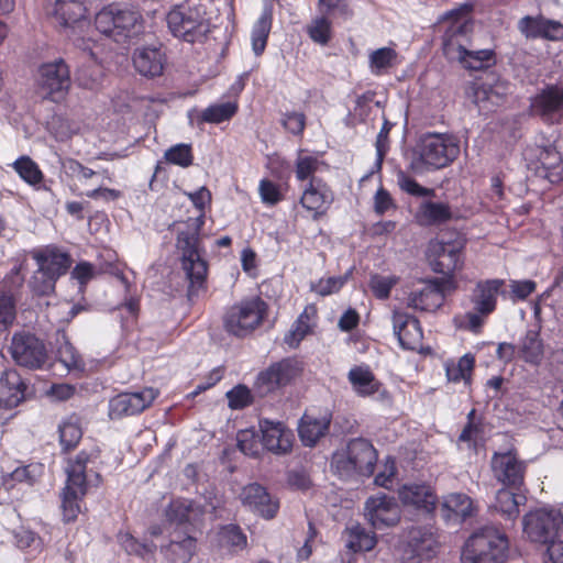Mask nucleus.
<instances>
[{
	"mask_svg": "<svg viewBox=\"0 0 563 563\" xmlns=\"http://www.w3.org/2000/svg\"><path fill=\"white\" fill-rule=\"evenodd\" d=\"M96 457L92 453L81 451L68 461L66 485L62 492V510L65 522L76 520L81 511L80 501L87 494L88 487L99 484L100 476L93 471Z\"/></svg>",
	"mask_w": 563,
	"mask_h": 563,
	"instance_id": "obj_1",
	"label": "nucleus"
},
{
	"mask_svg": "<svg viewBox=\"0 0 563 563\" xmlns=\"http://www.w3.org/2000/svg\"><path fill=\"white\" fill-rule=\"evenodd\" d=\"M460 154V141L453 134L429 133L421 137L419 156L410 163V169L423 174L450 165Z\"/></svg>",
	"mask_w": 563,
	"mask_h": 563,
	"instance_id": "obj_2",
	"label": "nucleus"
},
{
	"mask_svg": "<svg viewBox=\"0 0 563 563\" xmlns=\"http://www.w3.org/2000/svg\"><path fill=\"white\" fill-rule=\"evenodd\" d=\"M507 536L495 526H484L467 539L462 563H504L508 555Z\"/></svg>",
	"mask_w": 563,
	"mask_h": 563,
	"instance_id": "obj_3",
	"label": "nucleus"
},
{
	"mask_svg": "<svg viewBox=\"0 0 563 563\" xmlns=\"http://www.w3.org/2000/svg\"><path fill=\"white\" fill-rule=\"evenodd\" d=\"M203 224V217L200 214L195 219L194 228L188 231H180L177 236V247L181 252L183 269L189 280L188 298L191 300L198 296L203 288L207 276V263L199 252V231Z\"/></svg>",
	"mask_w": 563,
	"mask_h": 563,
	"instance_id": "obj_4",
	"label": "nucleus"
},
{
	"mask_svg": "<svg viewBox=\"0 0 563 563\" xmlns=\"http://www.w3.org/2000/svg\"><path fill=\"white\" fill-rule=\"evenodd\" d=\"M166 21L172 34L188 43L200 42L210 32V23L198 7L176 5L168 12Z\"/></svg>",
	"mask_w": 563,
	"mask_h": 563,
	"instance_id": "obj_5",
	"label": "nucleus"
},
{
	"mask_svg": "<svg viewBox=\"0 0 563 563\" xmlns=\"http://www.w3.org/2000/svg\"><path fill=\"white\" fill-rule=\"evenodd\" d=\"M266 313V303L258 297L242 300L231 306L224 314L225 330L243 338L254 331L262 322Z\"/></svg>",
	"mask_w": 563,
	"mask_h": 563,
	"instance_id": "obj_6",
	"label": "nucleus"
},
{
	"mask_svg": "<svg viewBox=\"0 0 563 563\" xmlns=\"http://www.w3.org/2000/svg\"><path fill=\"white\" fill-rule=\"evenodd\" d=\"M471 12L472 5L463 4L443 14L441 21L448 23L443 35V51L448 57H454L459 49L471 46L474 26Z\"/></svg>",
	"mask_w": 563,
	"mask_h": 563,
	"instance_id": "obj_7",
	"label": "nucleus"
},
{
	"mask_svg": "<svg viewBox=\"0 0 563 563\" xmlns=\"http://www.w3.org/2000/svg\"><path fill=\"white\" fill-rule=\"evenodd\" d=\"M523 533L532 542L547 543L563 538V515L555 509H537L525 515Z\"/></svg>",
	"mask_w": 563,
	"mask_h": 563,
	"instance_id": "obj_8",
	"label": "nucleus"
},
{
	"mask_svg": "<svg viewBox=\"0 0 563 563\" xmlns=\"http://www.w3.org/2000/svg\"><path fill=\"white\" fill-rule=\"evenodd\" d=\"M37 84L45 98L60 101L71 86L68 65L62 58L43 64L38 69Z\"/></svg>",
	"mask_w": 563,
	"mask_h": 563,
	"instance_id": "obj_9",
	"label": "nucleus"
},
{
	"mask_svg": "<svg viewBox=\"0 0 563 563\" xmlns=\"http://www.w3.org/2000/svg\"><path fill=\"white\" fill-rule=\"evenodd\" d=\"M465 239L456 236L454 240H434L429 243L428 253L434 272L451 275L463 266L462 252Z\"/></svg>",
	"mask_w": 563,
	"mask_h": 563,
	"instance_id": "obj_10",
	"label": "nucleus"
},
{
	"mask_svg": "<svg viewBox=\"0 0 563 563\" xmlns=\"http://www.w3.org/2000/svg\"><path fill=\"white\" fill-rule=\"evenodd\" d=\"M438 541L428 527H411L401 547L402 563H426L437 554Z\"/></svg>",
	"mask_w": 563,
	"mask_h": 563,
	"instance_id": "obj_11",
	"label": "nucleus"
},
{
	"mask_svg": "<svg viewBox=\"0 0 563 563\" xmlns=\"http://www.w3.org/2000/svg\"><path fill=\"white\" fill-rule=\"evenodd\" d=\"M302 372V363L294 357L284 358L261 372L255 382V389L261 397L287 386Z\"/></svg>",
	"mask_w": 563,
	"mask_h": 563,
	"instance_id": "obj_12",
	"label": "nucleus"
},
{
	"mask_svg": "<svg viewBox=\"0 0 563 563\" xmlns=\"http://www.w3.org/2000/svg\"><path fill=\"white\" fill-rule=\"evenodd\" d=\"M10 352L18 365L31 369L41 368L47 360L44 343L29 332L15 333L12 336Z\"/></svg>",
	"mask_w": 563,
	"mask_h": 563,
	"instance_id": "obj_13",
	"label": "nucleus"
},
{
	"mask_svg": "<svg viewBox=\"0 0 563 563\" xmlns=\"http://www.w3.org/2000/svg\"><path fill=\"white\" fill-rule=\"evenodd\" d=\"M364 516L376 530L395 527L401 518V510L395 497L377 494L366 499Z\"/></svg>",
	"mask_w": 563,
	"mask_h": 563,
	"instance_id": "obj_14",
	"label": "nucleus"
},
{
	"mask_svg": "<svg viewBox=\"0 0 563 563\" xmlns=\"http://www.w3.org/2000/svg\"><path fill=\"white\" fill-rule=\"evenodd\" d=\"M494 478L509 488L519 489L523 485L526 465L514 450L495 452L490 460Z\"/></svg>",
	"mask_w": 563,
	"mask_h": 563,
	"instance_id": "obj_15",
	"label": "nucleus"
},
{
	"mask_svg": "<svg viewBox=\"0 0 563 563\" xmlns=\"http://www.w3.org/2000/svg\"><path fill=\"white\" fill-rule=\"evenodd\" d=\"M158 394V390L152 387L134 393H121L109 400V417L114 420L139 415L152 405Z\"/></svg>",
	"mask_w": 563,
	"mask_h": 563,
	"instance_id": "obj_16",
	"label": "nucleus"
},
{
	"mask_svg": "<svg viewBox=\"0 0 563 563\" xmlns=\"http://www.w3.org/2000/svg\"><path fill=\"white\" fill-rule=\"evenodd\" d=\"M23 283L19 266L13 267L0 283V331L11 327L16 318L18 294Z\"/></svg>",
	"mask_w": 563,
	"mask_h": 563,
	"instance_id": "obj_17",
	"label": "nucleus"
},
{
	"mask_svg": "<svg viewBox=\"0 0 563 563\" xmlns=\"http://www.w3.org/2000/svg\"><path fill=\"white\" fill-rule=\"evenodd\" d=\"M531 111L547 123L563 121V87L549 85L531 99Z\"/></svg>",
	"mask_w": 563,
	"mask_h": 563,
	"instance_id": "obj_18",
	"label": "nucleus"
},
{
	"mask_svg": "<svg viewBox=\"0 0 563 563\" xmlns=\"http://www.w3.org/2000/svg\"><path fill=\"white\" fill-rule=\"evenodd\" d=\"M334 200L330 187L321 178H311L303 188L300 205L317 220L325 214Z\"/></svg>",
	"mask_w": 563,
	"mask_h": 563,
	"instance_id": "obj_19",
	"label": "nucleus"
},
{
	"mask_svg": "<svg viewBox=\"0 0 563 563\" xmlns=\"http://www.w3.org/2000/svg\"><path fill=\"white\" fill-rule=\"evenodd\" d=\"M241 500L245 507L265 519L274 518L279 509L278 500L260 484L245 486L241 493Z\"/></svg>",
	"mask_w": 563,
	"mask_h": 563,
	"instance_id": "obj_20",
	"label": "nucleus"
},
{
	"mask_svg": "<svg viewBox=\"0 0 563 563\" xmlns=\"http://www.w3.org/2000/svg\"><path fill=\"white\" fill-rule=\"evenodd\" d=\"M444 292L439 279L423 282L420 288L410 291L407 306L421 311H435L443 305Z\"/></svg>",
	"mask_w": 563,
	"mask_h": 563,
	"instance_id": "obj_21",
	"label": "nucleus"
},
{
	"mask_svg": "<svg viewBox=\"0 0 563 563\" xmlns=\"http://www.w3.org/2000/svg\"><path fill=\"white\" fill-rule=\"evenodd\" d=\"M27 384L15 369L4 371L0 377V407L11 409L25 400Z\"/></svg>",
	"mask_w": 563,
	"mask_h": 563,
	"instance_id": "obj_22",
	"label": "nucleus"
},
{
	"mask_svg": "<svg viewBox=\"0 0 563 563\" xmlns=\"http://www.w3.org/2000/svg\"><path fill=\"white\" fill-rule=\"evenodd\" d=\"M393 328L402 349L415 351L421 346L423 333L416 318L405 312H395Z\"/></svg>",
	"mask_w": 563,
	"mask_h": 563,
	"instance_id": "obj_23",
	"label": "nucleus"
},
{
	"mask_svg": "<svg viewBox=\"0 0 563 563\" xmlns=\"http://www.w3.org/2000/svg\"><path fill=\"white\" fill-rule=\"evenodd\" d=\"M263 445L274 453H286L292 445V433L282 422L260 420Z\"/></svg>",
	"mask_w": 563,
	"mask_h": 563,
	"instance_id": "obj_24",
	"label": "nucleus"
},
{
	"mask_svg": "<svg viewBox=\"0 0 563 563\" xmlns=\"http://www.w3.org/2000/svg\"><path fill=\"white\" fill-rule=\"evenodd\" d=\"M347 379L357 396L368 397L378 393L380 400L390 401L389 394L386 389H382V384L375 378L368 367L355 366L351 368Z\"/></svg>",
	"mask_w": 563,
	"mask_h": 563,
	"instance_id": "obj_25",
	"label": "nucleus"
},
{
	"mask_svg": "<svg viewBox=\"0 0 563 563\" xmlns=\"http://www.w3.org/2000/svg\"><path fill=\"white\" fill-rule=\"evenodd\" d=\"M202 515L201 507L188 499L173 500L165 510L167 521L172 525L184 526L186 533L189 531V526L196 527Z\"/></svg>",
	"mask_w": 563,
	"mask_h": 563,
	"instance_id": "obj_26",
	"label": "nucleus"
},
{
	"mask_svg": "<svg viewBox=\"0 0 563 563\" xmlns=\"http://www.w3.org/2000/svg\"><path fill=\"white\" fill-rule=\"evenodd\" d=\"M398 497L405 506H411L426 512L435 509L437 496L432 488L424 484H406L398 489Z\"/></svg>",
	"mask_w": 563,
	"mask_h": 563,
	"instance_id": "obj_27",
	"label": "nucleus"
},
{
	"mask_svg": "<svg viewBox=\"0 0 563 563\" xmlns=\"http://www.w3.org/2000/svg\"><path fill=\"white\" fill-rule=\"evenodd\" d=\"M32 257L35 260L38 268L57 279L66 274L71 264L69 255L54 246L34 251Z\"/></svg>",
	"mask_w": 563,
	"mask_h": 563,
	"instance_id": "obj_28",
	"label": "nucleus"
},
{
	"mask_svg": "<svg viewBox=\"0 0 563 563\" xmlns=\"http://www.w3.org/2000/svg\"><path fill=\"white\" fill-rule=\"evenodd\" d=\"M46 10L47 14L63 27L80 22L86 12L80 0H48Z\"/></svg>",
	"mask_w": 563,
	"mask_h": 563,
	"instance_id": "obj_29",
	"label": "nucleus"
},
{
	"mask_svg": "<svg viewBox=\"0 0 563 563\" xmlns=\"http://www.w3.org/2000/svg\"><path fill=\"white\" fill-rule=\"evenodd\" d=\"M504 283L503 279L478 282L472 294L474 310L483 316L492 313L496 308L497 296Z\"/></svg>",
	"mask_w": 563,
	"mask_h": 563,
	"instance_id": "obj_30",
	"label": "nucleus"
},
{
	"mask_svg": "<svg viewBox=\"0 0 563 563\" xmlns=\"http://www.w3.org/2000/svg\"><path fill=\"white\" fill-rule=\"evenodd\" d=\"M358 475L371 476L377 462V452L372 443L365 439H353L346 446Z\"/></svg>",
	"mask_w": 563,
	"mask_h": 563,
	"instance_id": "obj_31",
	"label": "nucleus"
},
{
	"mask_svg": "<svg viewBox=\"0 0 563 563\" xmlns=\"http://www.w3.org/2000/svg\"><path fill=\"white\" fill-rule=\"evenodd\" d=\"M133 65L145 77L159 76L164 69V54L159 47L136 48L133 55Z\"/></svg>",
	"mask_w": 563,
	"mask_h": 563,
	"instance_id": "obj_32",
	"label": "nucleus"
},
{
	"mask_svg": "<svg viewBox=\"0 0 563 563\" xmlns=\"http://www.w3.org/2000/svg\"><path fill=\"white\" fill-rule=\"evenodd\" d=\"M475 506L473 500L465 494H450L444 497L440 512L445 521H461L473 516Z\"/></svg>",
	"mask_w": 563,
	"mask_h": 563,
	"instance_id": "obj_33",
	"label": "nucleus"
},
{
	"mask_svg": "<svg viewBox=\"0 0 563 563\" xmlns=\"http://www.w3.org/2000/svg\"><path fill=\"white\" fill-rule=\"evenodd\" d=\"M113 13L115 22V42H124L142 32L143 25L141 15L137 12L113 7Z\"/></svg>",
	"mask_w": 563,
	"mask_h": 563,
	"instance_id": "obj_34",
	"label": "nucleus"
},
{
	"mask_svg": "<svg viewBox=\"0 0 563 563\" xmlns=\"http://www.w3.org/2000/svg\"><path fill=\"white\" fill-rule=\"evenodd\" d=\"M538 159L541 164L539 173L550 183L555 184L563 179V161L555 146H539Z\"/></svg>",
	"mask_w": 563,
	"mask_h": 563,
	"instance_id": "obj_35",
	"label": "nucleus"
},
{
	"mask_svg": "<svg viewBox=\"0 0 563 563\" xmlns=\"http://www.w3.org/2000/svg\"><path fill=\"white\" fill-rule=\"evenodd\" d=\"M453 58L470 70H483L496 64V54L493 49H475L472 45L459 49Z\"/></svg>",
	"mask_w": 563,
	"mask_h": 563,
	"instance_id": "obj_36",
	"label": "nucleus"
},
{
	"mask_svg": "<svg viewBox=\"0 0 563 563\" xmlns=\"http://www.w3.org/2000/svg\"><path fill=\"white\" fill-rule=\"evenodd\" d=\"M317 309L314 306H307L294 322L284 336V342L291 349H296L300 342L312 331Z\"/></svg>",
	"mask_w": 563,
	"mask_h": 563,
	"instance_id": "obj_37",
	"label": "nucleus"
},
{
	"mask_svg": "<svg viewBox=\"0 0 563 563\" xmlns=\"http://www.w3.org/2000/svg\"><path fill=\"white\" fill-rule=\"evenodd\" d=\"M196 539L189 533L180 538L174 534L173 539L167 545L161 548V551L173 563H188L196 553Z\"/></svg>",
	"mask_w": 563,
	"mask_h": 563,
	"instance_id": "obj_38",
	"label": "nucleus"
},
{
	"mask_svg": "<svg viewBox=\"0 0 563 563\" xmlns=\"http://www.w3.org/2000/svg\"><path fill=\"white\" fill-rule=\"evenodd\" d=\"M526 501L523 494L514 493L509 487L501 488L496 493L494 508L505 520L514 522L520 514L519 507Z\"/></svg>",
	"mask_w": 563,
	"mask_h": 563,
	"instance_id": "obj_39",
	"label": "nucleus"
},
{
	"mask_svg": "<svg viewBox=\"0 0 563 563\" xmlns=\"http://www.w3.org/2000/svg\"><path fill=\"white\" fill-rule=\"evenodd\" d=\"M416 218L423 225H435L450 221L453 212L448 203L423 201L418 208Z\"/></svg>",
	"mask_w": 563,
	"mask_h": 563,
	"instance_id": "obj_40",
	"label": "nucleus"
},
{
	"mask_svg": "<svg viewBox=\"0 0 563 563\" xmlns=\"http://www.w3.org/2000/svg\"><path fill=\"white\" fill-rule=\"evenodd\" d=\"M330 420L323 416L314 418L305 415L298 428L299 437L302 443L307 446H312L317 441L325 434L329 429Z\"/></svg>",
	"mask_w": 563,
	"mask_h": 563,
	"instance_id": "obj_41",
	"label": "nucleus"
},
{
	"mask_svg": "<svg viewBox=\"0 0 563 563\" xmlns=\"http://www.w3.org/2000/svg\"><path fill=\"white\" fill-rule=\"evenodd\" d=\"M272 23L273 8L271 5H266L260 18L254 23L251 33L252 49L256 56L261 55L265 51Z\"/></svg>",
	"mask_w": 563,
	"mask_h": 563,
	"instance_id": "obj_42",
	"label": "nucleus"
},
{
	"mask_svg": "<svg viewBox=\"0 0 563 563\" xmlns=\"http://www.w3.org/2000/svg\"><path fill=\"white\" fill-rule=\"evenodd\" d=\"M58 433L63 450L74 449L82 437L80 418L71 415L63 419L58 424Z\"/></svg>",
	"mask_w": 563,
	"mask_h": 563,
	"instance_id": "obj_43",
	"label": "nucleus"
},
{
	"mask_svg": "<svg viewBox=\"0 0 563 563\" xmlns=\"http://www.w3.org/2000/svg\"><path fill=\"white\" fill-rule=\"evenodd\" d=\"M519 356L527 363L539 364L543 357V344L536 331H528L520 341Z\"/></svg>",
	"mask_w": 563,
	"mask_h": 563,
	"instance_id": "obj_44",
	"label": "nucleus"
},
{
	"mask_svg": "<svg viewBox=\"0 0 563 563\" xmlns=\"http://www.w3.org/2000/svg\"><path fill=\"white\" fill-rule=\"evenodd\" d=\"M377 543V537L361 525H354L349 528L347 547L354 551H371Z\"/></svg>",
	"mask_w": 563,
	"mask_h": 563,
	"instance_id": "obj_45",
	"label": "nucleus"
},
{
	"mask_svg": "<svg viewBox=\"0 0 563 563\" xmlns=\"http://www.w3.org/2000/svg\"><path fill=\"white\" fill-rule=\"evenodd\" d=\"M475 358L472 354L463 355L456 363H448L445 365L446 377L450 382L464 380L468 384Z\"/></svg>",
	"mask_w": 563,
	"mask_h": 563,
	"instance_id": "obj_46",
	"label": "nucleus"
},
{
	"mask_svg": "<svg viewBox=\"0 0 563 563\" xmlns=\"http://www.w3.org/2000/svg\"><path fill=\"white\" fill-rule=\"evenodd\" d=\"M238 111L235 102L211 104L201 112V121L208 123H221L230 120Z\"/></svg>",
	"mask_w": 563,
	"mask_h": 563,
	"instance_id": "obj_47",
	"label": "nucleus"
},
{
	"mask_svg": "<svg viewBox=\"0 0 563 563\" xmlns=\"http://www.w3.org/2000/svg\"><path fill=\"white\" fill-rule=\"evenodd\" d=\"M397 53L390 47H382L369 54V68L374 75H382L394 66Z\"/></svg>",
	"mask_w": 563,
	"mask_h": 563,
	"instance_id": "obj_48",
	"label": "nucleus"
},
{
	"mask_svg": "<svg viewBox=\"0 0 563 563\" xmlns=\"http://www.w3.org/2000/svg\"><path fill=\"white\" fill-rule=\"evenodd\" d=\"M331 468L342 479H350L354 475L358 474L347 449L335 452L332 456Z\"/></svg>",
	"mask_w": 563,
	"mask_h": 563,
	"instance_id": "obj_49",
	"label": "nucleus"
},
{
	"mask_svg": "<svg viewBox=\"0 0 563 563\" xmlns=\"http://www.w3.org/2000/svg\"><path fill=\"white\" fill-rule=\"evenodd\" d=\"M309 37L320 45H327L331 40V21L323 14L312 19L307 25Z\"/></svg>",
	"mask_w": 563,
	"mask_h": 563,
	"instance_id": "obj_50",
	"label": "nucleus"
},
{
	"mask_svg": "<svg viewBox=\"0 0 563 563\" xmlns=\"http://www.w3.org/2000/svg\"><path fill=\"white\" fill-rule=\"evenodd\" d=\"M14 170L27 184L35 185L42 180V172L29 156H22L13 163Z\"/></svg>",
	"mask_w": 563,
	"mask_h": 563,
	"instance_id": "obj_51",
	"label": "nucleus"
},
{
	"mask_svg": "<svg viewBox=\"0 0 563 563\" xmlns=\"http://www.w3.org/2000/svg\"><path fill=\"white\" fill-rule=\"evenodd\" d=\"M164 157L170 164L184 168L189 167L194 161L191 145L185 143L176 144L166 150Z\"/></svg>",
	"mask_w": 563,
	"mask_h": 563,
	"instance_id": "obj_52",
	"label": "nucleus"
},
{
	"mask_svg": "<svg viewBox=\"0 0 563 563\" xmlns=\"http://www.w3.org/2000/svg\"><path fill=\"white\" fill-rule=\"evenodd\" d=\"M118 539L122 548L129 554L144 556L145 554H153L156 550L154 542H140L130 533H120Z\"/></svg>",
	"mask_w": 563,
	"mask_h": 563,
	"instance_id": "obj_53",
	"label": "nucleus"
},
{
	"mask_svg": "<svg viewBox=\"0 0 563 563\" xmlns=\"http://www.w3.org/2000/svg\"><path fill=\"white\" fill-rule=\"evenodd\" d=\"M35 466H19L2 478V486L5 490H11L16 483L33 484L35 481Z\"/></svg>",
	"mask_w": 563,
	"mask_h": 563,
	"instance_id": "obj_54",
	"label": "nucleus"
},
{
	"mask_svg": "<svg viewBox=\"0 0 563 563\" xmlns=\"http://www.w3.org/2000/svg\"><path fill=\"white\" fill-rule=\"evenodd\" d=\"M397 185L399 188L415 197H433L434 189L422 187L413 178L408 176L405 172L398 170L396 174Z\"/></svg>",
	"mask_w": 563,
	"mask_h": 563,
	"instance_id": "obj_55",
	"label": "nucleus"
},
{
	"mask_svg": "<svg viewBox=\"0 0 563 563\" xmlns=\"http://www.w3.org/2000/svg\"><path fill=\"white\" fill-rule=\"evenodd\" d=\"M57 278L45 273L41 268L33 274L30 280L32 291L38 296H46L54 291Z\"/></svg>",
	"mask_w": 563,
	"mask_h": 563,
	"instance_id": "obj_56",
	"label": "nucleus"
},
{
	"mask_svg": "<svg viewBox=\"0 0 563 563\" xmlns=\"http://www.w3.org/2000/svg\"><path fill=\"white\" fill-rule=\"evenodd\" d=\"M509 91V85L507 82H497L494 86L483 85L475 91V98L479 100H488L493 104H499L504 96Z\"/></svg>",
	"mask_w": 563,
	"mask_h": 563,
	"instance_id": "obj_57",
	"label": "nucleus"
},
{
	"mask_svg": "<svg viewBox=\"0 0 563 563\" xmlns=\"http://www.w3.org/2000/svg\"><path fill=\"white\" fill-rule=\"evenodd\" d=\"M393 128V123L387 119H384L380 131L377 134L375 147H376V161H375V169L379 172L382 169V165L389 150V132Z\"/></svg>",
	"mask_w": 563,
	"mask_h": 563,
	"instance_id": "obj_58",
	"label": "nucleus"
},
{
	"mask_svg": "<svg viewBox=\"0 0 563 563\" xmlns=\"http://www.w3.org/2000/svg\"><path fill=\"white\" fill-rule=\"evenodd\" d=\"M320 162L311 155H299L296 161V178L300 181L316 178L313 175L319 169Z\"/></svg>",
	"mask_w": 563,
	"mask_h": 563,
	"instance_id": "obj_59",
	"label": "nucleus"
},
{
	"mask_svg": "<svg viewBox=\"0 0 563 563\" xmlns=\"http://www.w3.org/2000/svg\"><path fill=\"white\" fill-rule=\"evenodd\" d=\"M227 398L231 409H243L253 401L251 390L245 385H238L229 390Z\"/></svg>",
	"mask_w": 563,
	"mask_h": 563,
	"instance_id": "obj_60",
	"label": "nucleus"
},
{
	"mask_svg": "<svg viewBox=\"0 0 563 563\" xmlns=\"http://www.w3.org/2000/svg\"><path fill=\"white\" fill-rule=\"evenodd\" d=\"M96 29L115 41V22L113 7L101 10L95 18Z\"/></svg>",
	"mask_w": 563,
	"mask_h": 563,
	"instance_id": "obj_61",
	"label": "nucleus"
},
{
	"mask_svg": "<svg viewBox=\"0 0 563 563\" xmlns=\"http://www.w3.org/2000/svg\"><path fill=\"white\" fill-rule=\"evenodd\" d=\"M282 125L291 134L300 135L306 126V115L297 111L285 112L283 113Z\"/></svg>",
	"mask_w": 563,
	"mask_h": 563,
	"instance_id": "obj_62",
	"label": "nucleus"
},
{
	"mask_svg": "<svg viewBox=\"0 0 563 563\" xmlns=\"http://www.w3.org/2000/svg\"><path fill=\"white\" fill-rule=\"evenodd\" d=\"M542 21L543 18L523 16L518 22V30L527 38H538L540 37Z\"/></svg>",
	"mask_w": 563,
	"mask_h": 563,
	"instance_id": "obj_63",
	"label": "nucleus"
},
{
	"mask_svg": "<svg viewBox=\"0 0 563 563\" xmlns=\"http://www.w3.org/2000/svg\"><path fill=\"white\" fill-rule=\"evenodd\" d=\"M258 191L262 201L266 205H276L282 200L278 186L268 179L261 180Z\"/></svg>",
	"mask_w": 563,
	"mask_h": 563,
	"instance_id": "obj_64",
	"label": "nucleus"
}]
</instances>
